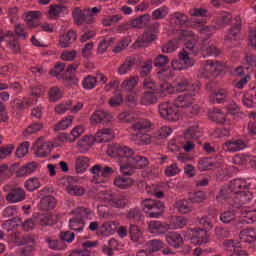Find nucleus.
<instances>
[{"mask_svg": "<svg viewBox=\"0 0 256 256\" xmlns=\"http://www.w3.org/2000/svg\"><path fill=\"white\" fill-rule=\"evenodd\" d=\"M251 185L247 183V180L237 178L230 182L228 189H221L219 194L216 196L218 203H223L225 199H229L231 197L230 193H234L239 197V202L236 203H250L251 199H253V193L249 191Z\"/></svg>", "mask_w": 256, "mask_h": 256, "instance_id": "1", "label": "nucleus"}, {"mask_svg": "<svg viewBox=\"0 0 256 256\" xmlns=\"http://www.w3.org/2000/svg\"><path fill=\"white\" fill-rule=\"evenodd\" d=\"M109 157L127 159L130 167L135 169H145L149 165V160L144 156L135 155V151L120 144H110L106 151Z\"/></svg>", "mask_w": 256, "mask_h": 256, "instance_id": "2", "label": "nucleus"}, {"mask_svg": "<svg viewBox=\"0 0 256 256\" xmlns=\"http://www.w3.org/2000/svg\"><path fill=\"white\" fill-rule=\"evenodd\" d=\"M199 53H201V45L196 43L195 40L185 43L183 50L178 54L179 60L172 61V69L174 71H183L187 67H193L195 60L191 58V55L197 57Z\"/></svg>", "mask_w": 256, "mask_h": 256, "instance_id": "3", "label": "nucleus"}, {"mask_svg": "<svg viewBox=\"0 0 256 256\" xmlns=\"http://www.w3.org/2000/svg\"><path fill=\"white\" fill-rule=\"evenodd\" d=\"M243 203H235L232 205L228 211H224L220 215V221L222 223H231L237 219V213H240L243 217L244 223H255L256 221V210H251L250 208L241 206Z\"/></svg>", "mask_w": 256, "mask_h": 256, "instance_id": "4", "label": "nucleus"}, {"mask_svg": "<svg viewBox=\"0 0 256 256\" xmlns=\"http://www.w3.org/2000/svg\"><path fill=\"white\" fill-rule=\"evenodd\" d=\"M101 201L105 203V205H109L114 209H125L129 200L127 196L123 193H117L113 191H102L99 193Z\"/></svg>", "mask_w": 256, "mask_h": 256, "instance_id": "5", "label": "nucleus"}, {"mask_svg": "<svg viewBox=\"0 0 256 256\" xmlns=\"http://www.w3.org/2000/svg\"><path fill=\"white\" fill-rule=\"evenodd\" d=\"M142 209L149 217L159 219L165 211V204L159 200L146 199L142 202Z\"/></svg>", "mask_w": 256, "mask_h": 256, "instance_id": "6", "label": "nucleus"}, {"mask_svg": "<svg viewBox=\"0 0 256 256\" xmlns=\"http://www.w3.org/2000/svg\"><path fill=\"white\" fill-rule=\"evenodd\" d=\"M158 111L162 119L166 121L175 122L181 119V112H179V108L173 103L164 102L160 104Z\"/></svg>", "mask_w": 256, "mask_h": 256, "instance_id": "7", "label": "nucleus"}, {"mask_svg": "<svg viewBox=\"0 0 256 256\" xmlns=\"http://www.w3.org/2000/svg\"><path fill=\"white\" fill-rule=\"evenodd\" d=\"M174 89L177 93H183L184 91H188V93H199L201 87L199 84H194L191 79L181 77L177 79Z\"/></svg>", "mask_w": 256, "mask_h": 256, "instance_id": "8", "label": "nucleus"}, {"mask_svg": "<svg viewBox=\"0 0 256 256\" xmlns=\"http://www.w3.org/2000/svg\"><path fill=\"white\" fill-rule=\"evenodd\" d=\"M0 43H6V46L12 50L14 55L21 53V45L17 38H15V34L11 31L0 37Z\"/></svg>", "mask_w": 256, "mask_h": 256, "instance_id": "9", "label": "nucleus"}, {"mask_svg": "<svg viewBox=\"0 0 256 256\" xmlns=\"http://www.w3.org/2000/svg\"><path fill=\"white\" fill-rule=\"evenodd\" d=\"M219 75L217 62L208 61L203 68H200L198 76L201 79H213Z\"/></svg>", "mask_w": 256, "mask_h": 256, "instance_id": "10", "label": "nucleus"}, {"mask_svg": "<svg viewBox=\"0 0 256 256\" xmlns=\"http://www.w3.org/2000/svg\"><path fill=\"white\" fill-rule=\"evenodd\" d=\"M198 92H190L186 94H181L177 96V98L174 101L175 106L178 109H189L191 105H193L195 101V95H197Z\"/></svg>", "mask_w": 256, "mask_h": 256, "instance_id": "11", "label": "nucleus"}, {"mask_svg": "<svg viewBox=\"0 0 256 256\" xmlns=\"http://www.w3.org/2000/svg\"><path fill=\"white\" fill-rule=\"evenodd\" d=\"M27 194L25 190L21 187L11 188L5 199L8 203H21V201H25Z\"/></svg>", "mask_w": 256, "mask_h": 256, "instance_id": "12", "label": "nucleus"}, {"mask_svg": "<svg viewBox=\"0 0 256 256\" xmlns=\"http://www.w3.org/2000/svg\"><path fill=\"white\" fill-rule=\"evenodd\" d=\"M247 147V144L243 140H228L223 144V150L228 153H237L243 151Z\"/></svg>", "mask_w": 256, "mask_h": 256, "instance_id": "13", "label": "nucleus"}, {"mask_svg": "<svg viewBox=\"0 0 256 256\" xmlns=\"http://www.w3.org/2000/svg\"><path fill=\"white\" fill-rule=\"evenodd\" d=\"M96 143H107L115 138V132L111 128H103L95 134Z\"/></svg>", "mask_w": 256, "mask_h": 256, "instance_id": "14", "label": "nucleus"}, {"mask_svg": "<svg viewBox=\"0 0 256 256\" xmlns=\"http://www.w3.org/2000/svg\"><path fill=\"white\" fill-rule=\"evenodd\" d=\"M192 234V241H196L197 245H203L205 243H209V234L206 229L194 228L190 229Z\"/></svg>", "mask_w": 256, "mask_h": 256, "instance_id": "15", "label": "nucleus"}, {"mask_svg": "<svg viewBox=\"0 0 256 256\" xmlns=\"http://www.w3.org/2000/svg\"><path fill=\"white\" fill-rule=\"evenodd\" d=\"M129 139L134 145H137L138 147H144V145H150L151 143V137L149 134H143V133H132L129 135Z\"/></svg>", "mask_w": 256, "mask_h": 256, "instance_id": "16", "label": "nucleus"}, {"mask_svg": "<svg viewBox=\"0 0 256 256\" xmlns=\"http://www.w3.org/2000/svg\"><path fill=\"white\" fill-rule=\"evenodd\" d=\"M113 119V115L103 110L94 112L91 116V123L97 125L99 123H109Z\"/></svg>", "mask_w": 256, "mask_h": 256, "instance_id": "17", "label": "nucleus"}, {"mask_svg": "<svg viewBox=\"0 0 256 256\" xmlns=\"http://www.w3.org/2000/svg\"><path fill=\"white\" fill-rule=\"evenodd\" d=\"M77 41V32L75 30H69L66 34L60 36L59 45L63 49L71 47L73 43Z\"/></svg>", "mask_w": 256, "mask_h": 256, "instance_id": "18", "label": "nucleus"}, {"mask_svg": "<svg viewBox=\"0 0 256 256\" xmlns=\"http://www.w3.org/2000/svg\"><path fill=\"white\" fill-rule=\"evenodd\" d=\"M91 247H97V241H86L82 243V248L75 249L69 256H91Z\"/></svg>", "mask_w": 256, "mask_h": 256, "instance_id": "19", "label": "nucleus"}, {"mask_svg": "<svg viewBox=\"0 0 256 256\" xmlns=\"http://www.w3.org/2000/svg\"><path fill=\"white\" fill-rule=\"evenodd\" d=\"M129 235L131 241L136 243V247L137 245H143V243H145V240L143 239V232L139 229V226L130 224Z\"/></svg>", "mask_w": 256, "mask_h": 256, "instance_id": "20", "label": "nucleus"}, {"mask_svg": "<svg viewBox=\"0 0 256 256\" xmlns=\"http://www.w3.org/2000/svg\"><path fill=\"white\" fill-rule=\"evenodd\" d=\"M148 227L151 233H156L157 235H165L169 231V224L157 220L150 221Z\"/></svg>", "mask_w": 256, "mask_h": 256, "instance_id": "21", "label": "nucleus"}, {"mask_svg": "<svg viewBox=\"0 0 256 256\" xmlns=\"http://www.w3.org/2000/svg\"><path fill=\"white\" fill-rule=\"evenodd\" d=\"M53 151V143L51 142H37L36 143V156L37 157H47V155H50Z\"/></svg>", "mask_w": 256, "mask_h": 256, "instance_id": "22", "label": "nucleus"}, {"mask_svg": "<svg viewBox=\"0 0 256 256\" xmlns=\"http://www.w3.org/2000/svg\"><path fill=\"white\" fill-rule=\"evenodd\" d=\"M165 238L168 245H170V247H174L175 249H179V247L183 245V237L177 232H169L166 234Z\"/></svg>", "mask_w": 256, "mask_h": 256, "instance_id": "23", "label": "nucleus"}, {"mask_svg": "<svg viewBox=\"0 0 256 256\" xmlns=\"http://www.w3.org/2000/svg\"><path fill=\"white\" fill-rule=\"evenodd\" d=\"M155 39H157V35L151 31H147L141 37H139L133 45L135 49H139V47H143V45L147 43H153Z\"/></svg>", "mask_w": 256, "mask_h": 256, "instance_id": "24", "label": "nucleus"}, {"mask_svg": "<svg viewBox=\"0 0 256 256\" xmlns=\"http://www.w3.org/2000/svg\"><path fill=\"white\" fill-rule=\"evenodd\" d=\"M198 137H201V130H199V125L194 124L189 126L184 131V140L185 141H197Z\"/></svg>", "mask_w": 256, "mask_h": 256, "instance_id": "25", "label": "nucleus"}, {"mask_svg": "<svg viewBox=\"0 0 256 256\" xmlns=\"http://www.w3.org/2000/svg\"><path fill=\"white\" fill-rule=\"evenodd\" d=\"M158 98L155 95V92L145 91L140 97V105H145L150 107V105H157Z\"/></svg>", "mask_w": 256, "mask_h": 256, "instance_id": "26", "label": "nucleus"}, {"mask_svg": "<svg viewBox=\"0 0 256 256\" xmlns=\"http://www.w3.org/2000/svg\"><path fill=\"white\" fill-rule=\"evenodd\" d=\"M149 21H151V14H143L131 21V27L133 29H143L147 27Z\"/></svg>", "mask_w": 256, "mask_h": 256, "instance_id": "27", "label": "nucleus"}, {"mask_svg": "<svg viewBox=\"0 0 256 256\" xmlns=\"http://www.w3.org/2000/svg\"><path fill=\"white\" fill-rule=\"evenodd\" d=\"M102 10H103V6L101 5L95 6L93 8H89V7L85 8L87 24L92 25V23H95V17H97Z\"/></svg>", "mask_w": 256, "mask_h": 256, "instance_id": "28", "label": "nucleus"}, {"mask_svg": "<svg viewBox=\"0 0 256 256\" xmlns=\"http://www.w3.org/2000/svg\"><path fill=\"white\" fill-rule=\"evenodd\" d=\"M153 123L147 119H139L132 124L133 131H151Z\"/></svg>", "mask_w": 256, "mask_h": 256, "instance_id": "29", "label": "nucleus"}, {"mask_svg": "<svg viewBox=\"0 0 256 256\" xmlns=\"http://www.w3.org/2000/svg\"><path fill=\"white\" fill-rule=\"evenodd\" d=\"M228 97H229V92H227V90L219 89L210 95V101L212 103L221 104L226 102Z\"/></svg>", "mask_w": 256, "mask_h": 256, "instance_id": "30", "label": "nucleus"}, {"mask_svg": "<svg viewBox=\"0 0 256 256\" xmlns=\"http://www.w3.org/2000/svg\"><path fill=\"white\" fill-rule=\"evenodd\" d=\"M240 241L243 243H255L256 241V232L252 228H246L240 232Z\"/></svg>", "mask_w": 256, "mask_h": 256, "instance_id": "31", "label": "nucleus"}, {"mask_svg": "<svg viewBox=\"0 0 256 256\" xmlns=\"http://www.w3.org/2000/svg\"><path fill=\"white\" fill-rule=\"evenodd\" d=\"M139 84V77L138 76H130L129 78L125 79L121 83V87L123 91H127L128 93H131L135 87Z\"/></svg>", "mask_w": 256, "mask_h": 256, "instance_id": "32", "label": "nucleus"}, {"mask_svg": "<svg viewBox=\"0 0 256 256\" xmlns=\"http://www.w3.org/2000/svg\"><path fill=\"white\" fill-rule=\"evenodd\" d=\"M57 205V200L53 196H46L40 201V209L42 211H51V209H55Z\"/></svg>", "mask_w": 256, "mask_h": 256, "instance_id": "33", "label": "nucleus"}, {"mask_svg": "<svg viewBox=\"0 0 256 256\" xmlns=\"http://www.w3.org/2000/svg\"><path fill=\"white\" fill-rule=\"evenodd\" d=\"M45 241L48 244L49 249H53V251H65V249H67V244L61 240H55L47 236Z\"/></svg>", "mask_w": 256, "mask_h": 256, "instance_id": "34", "label": "nucleus"}, {"mask_svg": "<svg viewBox=\"0 0 256 256\" xmlns=\"http://www.w3.org/2000/svg\"><path fill=\"white\" fill-rule=\"evenodd\" d=\"M37 171V165L35 163H28L22 167H20L16 175L17 177H27V175H31Z\"/></svg>", "mask_w": 256, "mask_h": 256, "instance_id": "35", "label": "nucleus"}, {"mask_svg": "<svg viewBox=\"0 0 256 256\" xmlns=\"http://www.w3.org/2000/svg\"><path fill=\"white\" fill-rule=\"evenodd\" d=\"M136 62L137 60L133 57L126 58L124 63L118 68L119 75H127V73H130Z\"/></svg>", "mask_w": 256, "mask_h": 256, "instance_id": "36", "label": "nucleus"}, {"mask_svg": "<svg viewBox=\"0 0 256 256\" xmlns=\"http://www.w3.org/2000/svg\"><path fill=\"white\" fill-rule=\"evenodd\" d=\"M72 17L76 25H83V23H87V14H85V8L84 10H81L79 7L74 8L72 11Z\"/></svg>", "mask_w": 256, "mask_h": 256, "instance_id": "37", "label": "nucleus"}, {"mask_svg": "<svg viewBox=\"0 0 256 256\" xmlns=\"http://www.w3.org/2000/svg\"><path fill=\"white\" fill-rule=\"evenodd\" d=\"M41 17V11H29L26 14V23L30 29L37 27L39 24L37 23V19Z\"/></svg>", "mask_w": 256, "mask_h": 256, "instance_id": "38", "label": "nucleus"}, {"mask_svg": "<svg viewBox=\"0 0 256 256\" xmlns=\"http://www.w3.org/2000/svg\"><path fill=\"white\" fill-rule=\"evenodd\" d=\"M198 45H200V51H202V55L204 57H209L213 55L214 57H217L220 55L219 49H217L216 45L209 44L206 46H202L201 43H198Z\"/></svg>", "mask_w": 256, "mask_h": 256, "instance_id": "39", "label": "nucleus"}, {"mask_svg": "<svg viewBox=\"0 0 256 256\" xmlns=\"http://www.w3.org/2000/svg\"><path fill=\"white\" fill-rule=\"evenodd\" d=\"M115 187L118 189H129L133 185V179L129 177L118 176L114 179Z\"/></svg>", "mask_w": 256, "mask_h": 256, "instance_id": "40", "label": "nucleus"}, {"mask_svg": "<svg viewBox=\"0 0 256 256\" xmlns=\"http://www.w3.org/2000/svg\"><path fill=\"white\" fill-rule=\"evenodd\" d=\"M191 203L192 202L189 200H177L175 203V207L179 211V213H191V211H193V206L191 205Z\"/></svg>", "mask_w": 256, "mask_h": 256, "instance_id": "41", "label": "nucleus"}, {"mask_svg": "<svg viewBox=\"0 0 256 256\" xmlns=\"http://www.w3.org/2000/svg\"><path fill=\"white\" fill-rule=\"evenodd\" d=\"M48 97L50 103H57V101L63 99V90L57 86H53L48 91Z\"/></svg>", "mask_w": 256, "mask_h": 256, "instance_id": "42", "label": "nucleus"}, {"mask_svg": "<svg viewBox=\"0 0 256 256\" xmlns=\"http://www.w3.org/2000/svg\"><path fill=\"white\" fill-rule=\"evenodd\" d=\"M73 215H75L76 219H81L85 222L87 219H91V210L85 207H78L73 211Z\"/></svg>", "mask_w": 256, "mask_h": 256, "instance_id": "43", "label": "nucleus"}, {"mask_svg": "<svg viewBox=\"0 0 256 256\" xmlns=\"http://www.w3.org/2000/svg\"><path fill=\"white\" fill-rule=\"evenodd\" d=\"M120 123H133L137 121V113L134 111H124L118 115Z\"/></svg>", "mask_w": 256, "mask_h": 256, "instance_id": "44", "label": "nucleus"}, {"mask_svg": "<svg viewBox=\"0 0 256 256\" xmlns=\"http://www.w3.org/2000/svg\"><path fill=\"white\" fill-rule=\"evenodd\" d=\"M37 99L34 98H23L16 100L15 107L18 111H24L25 107H31L35 105Z\"/></svg>", "mask_w": 256, "mask_h": 256, "instance_id": "45", "label": "nucleus"}, {"mask_svg": "<svg viewBox=\"0 0 256 256\" xmlns=\"http://www.w3.org/2000/svg\"><path fill=\"white\" fill-rule=\"evenodd\" d=\"M89 167V159L85 156L76 159L75 170L76 173H85Z\"/></svg>", "mask_w": 256, "mask_h": 256, "instance_id": "46", "label": "nucleus"}, {"mask_svg": "<svg viewBox=\"0 0 256 256\" xmlns=\"http://www.w3.org/2000/svg\"><path fill=\"white\" fill-rule=\"evenodd\" d=\"M69 228L72 231H77V233H81V231L85 229V221L76 217L71 218L69 220Z\"/></svg>", "mask_w": 256, "mask_h": 256, "instance_id": "47", "label": "nucleus"}, {"mask_svg": "<svg viewBox=\"0 0 256 256\" xmlns=\"http://www.w3.org/2000/svg\"><path fill=\"white\" fill-rule=\"evenodd\" d=\"M82 87L87 91H91V89H95L97 87V77L93 75H88L82 80Z\"/></svg>", "mask_w": 256, "mask_h": 256, "instance_id": "48", "label": "nucleus"}, {"mask_svg": "<svg viewBox=\"0 0 256 256\" xmlns=\"http://www.w3.org/2000/svg\"><path fill=\"white\" fill-rule=\"evenodd\" d=\"M215 167V163L211 158H200L198 161V169L200 171H211Z\"/></svg>", "mask_w": 256, "mask_h": 256, "instance_id": "49", "label": "nucleus"}, {"mask_svg": "<svg viewBox=\"0 0 256 256\" xmlns=\"http://www.w3.org/2000/svg\"><path fill=\"white\" fill-rule=\"evenodd\" d=\"M210 119L215 121L216 123H225L226 115L223 110L219 108H215L213 111L209 113Z\"/></svg>", "mask_w": 256, "mask_h": 256, "instance_id": "50", "label": "nucleus"}, {"mask_svg": "<svg viewBox=\"0 0 256 256\" xmlns=\"http://www.w3.org/2000/svg\"><path fill=\"white\" fill-rule=\"evenodd\" d=\"M95 143V136H84L79 142L78 147L82 149V151H89L91 149V145Z\"/></svg>", "mask_w": 256, "mask_h": 256, "instance_id": "51", "label": "nucleus"}, {"mask_svg": "<svg viewBox=\"0 0 256 256\" xmlns=\"http://www.w3.org/2000/svg\"><path fill=\"white\" fill-rule=\"evenodd\" d=\"M172 133H173V130L170 127L162 126L159 130H157L152 134V137L154 139L161 140V139H166V137H169V135H171Z\"/></svg>", "mask_w": 256, "mask_h": 256, "instance_id": "52", "label": "nucleus"}, {"mask_svg": "<svg viewBox=\"0 0 256 256\" xmlns=\"http://www.w3.org/2000/svg\"><path fill=\"white\" fill-rule=\"evenodd\" d=\"M167 15H169V8H167V6H162L152 12V19L154 21L165 19Z\"/></svg>", "mask_w": 256, "mask_h": 256, "instance_id": "53", "label": "nucleus"}, {"mask_svg": "<svg viewBox=\"0 0 256 256\" xmlns=\"http://www.w3.org/2000/svg\"><path fill=\"white\" fill-rule=\"evenodd\" d=\"M73 124V116H68L55 125L54 131H65Z\"/></svg>", "mask_w": 256, "mask_h": 256, "instance_id": "54", "label": "nucleus"}, {"mask_svg": "<svg viewBox=\"0 0 256 256\" xmlns=\"http://www.w3.org/2000/svg\"><path fill=\"white\" fill-rule=\"evenodd\" d=\"M93 177H92V183H103L104 177L101 175V165L97 164L94 165L90 169Z\"/></svg>", "mask_w": 256, "mask_h": 256, "instance_id": "55", "label": "nucleus"}, {"mask_svg": "<svg viewBox=\"0 0 256 256\" xmlns=\"http://www.w3.org/2000/svg\"><path fill=\"white\" fill-rule=\"evenodd\" d=\"M66 191L69 195H74L76 197H83V195H85V188L79 185H69L66 187Z\"/></svg>", "mask_w": 256, "mask_h": 256, "instance_id": "56", "label": "nucleus"}, {"mask_svg": "<svg viewBox=\"0 0 256 256\" xmlns=\"http://www.w3.org/2000/svg\"><path fill=\"white\" fill-rule=\"evenodd\" d=\"M15 151V145L13 144H7L0 147V161H3V159H7V157H10Z\"/></svg>", "mask_w": 256, "mask_h": 256, "instance_id": "57", "label": "nucleus"}, {"mask_svg": "<svg viewBox=\"0 0 256 256\" xmlns=\"http://www.w3.org/2000/svg\"><path fill=\"white\" fill-rule=\"evenodd\" d=\"M146 245L149 247V253H157L163 249V242L158 239L150 240L146 242Z\"/></svg>", "mask_w": 256, "mask_h": 256, "instance_id": "58", "label": "nucleus"}, {"mask_svg": "<svg viewBox=\"0 0 256 256\" xmlns=\"http://www.w3.org/2000/svg\"><path fill=\"white\" fill-rule=\"evenodd\" d=\"M24 187L27 189V191H35L41 187V182L37 177L30 178L25 182Z\"/></svg>", "mask_w": 256, "mask_h": 256, "instance_id": "59", "label": "nucleus"}, {"mask_svg": "<svg viewBox=\"0 0 256 256\" xmlns=\"http://www.w3.org/2000/svg\"><path fill=\"white\" fill-rule=\"evenodd\" d=\"M126 218L129 221H139V219H141V209L138 207L129 209L126 214Z\"/></svg>", "mask_w": 256, "mask_h": 256, "instance_id": "60", "label": "nucleus"}, {"mask_svg": "<svg viewBox=\"0 0 256 256\" xmlns=\"http://www.w3.org/2000/svg\"><path fill=\"white\" fill-rule=\"evenodd\" d=\"M242 103L243 105H245V107L253 109V107H255L256 105V97L251 92L245 94L242 98Z\"/></svg>", "mask_w": 256, "mask_h": 256, "instance_id": "61", "label": "nucleus"}, {"mask_svg": "<svg viewBox=\"0 0 256 256\" xmlns=\"http://www.w3.org/2000/svg\"><path fill=\"white\" fill-rule=\"evenodd\" d=\"M65 71V63L63 62H58L55 64L54 68L49 72V74L52 77H57V79H60L61 73Z\"/></svg>", "mask_w": 256, "mask_h": 256, "instance_id": "62", "label": "nucleus"}, {"mask_svg": "<svg viewBox=\"0 0 256 256\" xmlns=\"http://www.w3.org/2000/svg\"><path fill=\"white\" fill-rule=\"evenodd\" d=\"M172 19H174V23H176L180 27L185 25V23H187L189 21V17L186 14L181 13V12H175L173 14Z\"/></svg>", "mask_w": 256, "mask_h": 256, "instance_id": "63", "label": "nucleus"}, {"mask_svg": "<svg viewBox=\"0 0 256 256\" xmlns=\"http://www.w3.org/2000/svg\"><path fill=\"white\" fill-rule=\"evenodd\" d=\"M189 223V220L183 216H177L172 221L173 229H183Z\"/></svg>", "mask_w": 256, "mask_h": 256, "instance_id": "64", "label": "nucleus"}]
</instances>
